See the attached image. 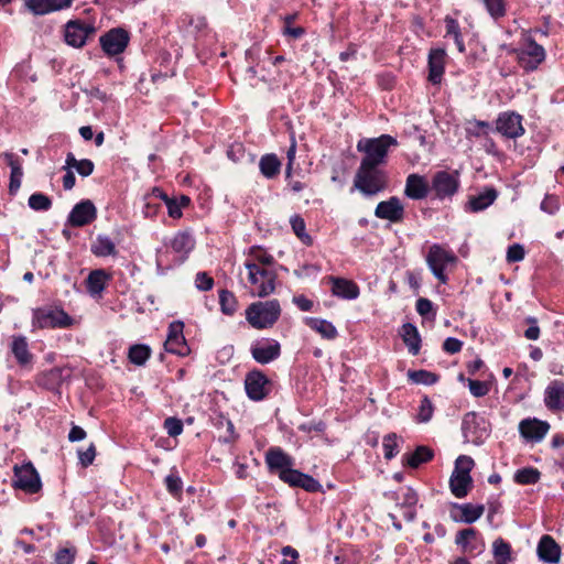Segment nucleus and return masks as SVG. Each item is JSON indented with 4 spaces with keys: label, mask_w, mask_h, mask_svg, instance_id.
<instances>
[{
    "label": "nucleus",
    "mask_w": 564,
    "mask_h": 564,
    "mask_svg": "<svg viewBox=\"0 0 564 564\" xmlns=\"http://www.w3.org/2000/svg\"><path fill=\"white\" fill-rule=\"evenodd\" d=\"M388 185L387 173L380 166L360 163L354 180V187L365 196H373Z\"/></svg>",
    "instance_id": "nucleus-1"
},
{
    "label": "nucleus",
    "mask_w": 564,
    "mask_h": 564,
    "mask_svg": "<svg viewBox=\"0 0 564 564\" xmlns=\"http://www.w3.org/2000/svg\"><path fill=\"white\" fill-rule=\"evenodd\" d=\"M397 145V139L390 134H381L378 138L361 139L357 143V150L365 153L360 163L380 166L386 163L389 149Z\"/></svg>",
    "instance_id": "nucleus-2"
},
{
    "label": "nucleus",
    "mask_w": 564,
    "mask_h": 564,
    "mask_svg": "<svg viewBox=\"0 0 564 564\" xmlns=\"http://www.w3.org/2000/svg\"><path fill=\"white\" fill-rule=\"evenodd\" d=\"M281 315V306L278 300L254 302L246 310V319L256 329L272 327Z\"/></svg>",
    "instance_id": "nucleus-3"
},
{
    "label": "nucleus",
    "mask_w": 564,
    "mask_h": 564,
    "mask_svg": "<svg viewBox=\"0 0 564 564\" xmlns=\"http://www.w3.org/2000/svg\"><path fill=\"white\" fill-rule=\"evenodd\" d=\"M458 259L455 253L441 245H432L426 256V263L433 275L442 283L446 284L448 276L446 270L455 267Z\"/></svg>",
    "instance_id": "nucleus-4"
},
{
    "label": "nucleus",
    "mask_w": 564,
    "mask_h": 564,
    "mask_svg": "<svg viewBox=\"0 0 564 564\" xmlns=\"http://www.w3.org/2000/svg\"><path fill=\"white\" fill-rule=\"evenodd\" d=\"M462 432L466 442L481 445L490 435V423L477 413L468 412L463 419Z\"/></svg>",
    "instance_id": "nucleus-5"
},
{
    "label": "nucleus",
    "mask_w": 564,
    "mask_h": 564,
    "mask_svg": "<svg viewBox=\"0 0 564 564\" xmlns=\"http://www.w3.org/2000/svg\"><path fill=\"white\" fill-rule=\"evenodd\" d=\"M129 42V32L122 28H113L99 37V44L104 53L117 62L122 61L121 54L128 47Z\"/></svg>",
    "instance_id": "nucleus-6"
},
{
    "label": "nucleus",
    "mask_w": 564,
    "mask_h": 564,
    "mask_svg": "<svg viewBox=\"0 0 564 564\" xmlns=\"http://www.w3.org/2000/svg\"><path fill=\"white\" fill-rule=\"evenodd\" d=\"M32 324L39 328H66L73 324V318L62 308H36Z\"/></svg>",
    "instance_id": "nucleus-7"
},
{
    "label": "nucleus",
    "mask_w": 564,
    "mask_h": 564,
    "mask_svg": "<svg viewBox=\"0 0 564 564\" xmlns=\"http://www.w3.org/2000/svg\"><path fill=\"white\" fill-rule=\"evenodd\" d=\"M248 281L252 286V294L259 297H265L275 290L276 273L274 270L257 269L249 264Z\"/></svg>",
    "instance_id": "nucleus-8"
},
{
    "label": "nucleus",
    "mask_w": 564,
    "mask_h": 564,
    "mask_svg": "<svg viewBox=\"0 0 564 564\" xmlns=\"http://www.w3.org/2000/svg\"><path fill=\"white\" fill-rule=\"evenodd\" d=\"M459 184L457 172L438 171L432 178L431 191L438 199L452 198L458 192Z\"/></svg>",
    "instance_id": "nucleus-9"
},
{
    "label": "nucleus",
    "mask_w": 564,
    "mask_h": 564,
    "mask_svg": "<svg viewBox=\"0 0 564 564\" xmlns=\"http://www.w3.org/2000/svg\"><path fill=\"white\" fill-rule=\"evenodd\" d=\"M13 485L29 494H35L41 489V479L32 463L14 466Z\"/></svg>",
    "instance_id": "nucleus-10"
},
{
    "label": "nucleus",
    "mask_w": 564,
    "mask_h": 564,
    "mask_svg": "<svg viewBox=\"0 0 564 564\" xmlns=\"http://www.w3.org/2000/svg\"><path fill=\"white\" fill-rule=\"evenodd\" d=\"M522 120V116L516 111L500 112L496 120V131L505 138L518 139L525 132Z\"/></svg>",
    "instance_id": "nucleus-11"
},
{
    "label": "nucleus",
    "mask_w": 564,
    "mask_h": 564,
    "mask_svg": "<svg viewBox=\"0 0 564 564\" xmlns=\"http://www.w3.org/2000/svg\"><path fill=\"white\" fill-rule=\"evenodd\" d=\"M245 389L250 400L261 401L270 393L271 382L262 371L253 370L246 376Z\"/></svg>",
    "instance_id": "nucleus-12"
},
{
    "label": "nucleus",
    "mask_w": 564,
    "mask_h": 564,
    "mask_svg": "<svg viewBox=\"0 0 564 564\" xmlns=\"http://www.w3.org/2000/svg\"><path fill=\"white\" fill-rule=\"evenodd\" d=\"M517 56L523 69L534 70L544 61L545 51L533 39H528L525 45L517 51Z\"/></svg>",
    "instance_id": "nucleus-13"
},
{
    "label": "nucleus",
    "mask_w": 564,
    "mask_h": 564,
    "mask_svg": "<svg viewBox=\"0 0 564 564\" xmlns=\"http://www.w3.org/2000/svg\"><path fill=\"white\" fill-rule=\"evenodd\" d=\"M250 352L258 364L267 365L280 357L281 345L273 338H262L251 345Z\"/></svg>",
    "instance_id": "nucleus-14"
},
{
    "label": "nucleus",
    "mask_w": 564,
    "mask_h": 564,
    "mask_svg": "<svg viewBox=\"0 0 564 564\" xmlns=\"http://www.w3.org/2000/svg\"><path fill=\"white\" fill-rule=\"evenodd\" d=\"M95 33V28L90 23L80 20H70L65 25V42L73 47H82L86 44L89 35Z\"/></svg>",
    "instance_id": "nucleus-15"
},
{
    "label": "nucleus",
    "mask_w": 564,
    "mask_h": 564,
    "mask_svg": "<svg viewBox=\"0 0 564 564\" xmlns=\"http://www.w3.org/2000/svg\"><path fill=\"white\" fill-rule=\"evenodd\" d=\"M184 324L181 321L172 322L169 326L164 348L167 352L185 357L189 354V347L183 334Z\"/></svg>",
    "instance_id": "nucleus-16"
},
{
    "label": "nucleus",
    "mask_w": 564,
    "mask_h": 564,
    "mask_svg": "<svg viewBox=\"0 0 564 564\" xmlns=\"http://www.w3.org/2000/svg\"><path fill=\"white\" fill-rule=\"evenodd\" d=\"M550 430V424L535 417H528L519 423V433L528 442H541Z\"/></svg>",
    "instance_id": "nucleus-17"
},
{
    "label": "nucleus",
    "mask_w": 564,
    "mask_h": 564,
    "mask_svg": "<svg viewBox=\"0 0 564 564\" xmlns=\"http://www.w3.org/2000/svg\"><path fill=\"white\" fill-rule=\"evenodd\" d=\"M97 217V209L91 200L86 199L77 203L70 210L67 221L73 227H83Z\"/></svg>",
    "instance_id": "nucleus-18"
},
{
    "label": "nucleus",
    "mask_w": 564,
    "mask_h": 564,
    "mask_svg": "<svg viewBox=\"0 0 564 564\" xmlns=\"http://www.w3.org/2000/svg\"><path fill=\"white\" fill-rule=\"evenodd\" d=\"M282 481L289 484L292 487H300L310 492L318 491L321 484L312 476L303 474L293 467H289L285 470H281L279 476Z\"/></svg>",
    "instance_id": "nucleus-19"
},
{
    "label": "nucleus",
    "mask_w": 564,
    "mask_h": 564,
    "mask_svg": "<svg viewBox=\"0 0 564 564\" xmlns=\"http://www.w3.org/2000/svg\"><path fill=\"white\" fill-rule=\"evenodd\" d=\"M375 216L391 223H400L404 217V206L400 198L392 196L377 205Z\"/></svg>",
    "instance_id": "nucleus-20"
},
{
    "label": "nucleus",
    "mask_w": 564,
    "mask_h": 564,
    "mask_svg": "<svg viewBox=\"0 0 564 564\" xmlns=\"http://www.w3.org/2000/svg\"><path fill=\"white\" fill-rule=\"evenodd\" d=\"M25 7L35 15L68 9L73 0H24Z\"/></svg>",
    "instance_id": "nucleus-21"
},
{
    "label": "nucleus",
    "mask_w": 564,
    "mask_h": 564,
    "mask_svg": "<svg viewBox=\"0 0 564 564\" xmlns=\"http://www.w3.org/2000/svg\"><path fill=\"white\" fill-rule=\"evenodd\" d=\"M253 264L257 269L273 270L274 258L262 247L252 246L246 252L243 267L249 269Z\"/></svg>",
    "instance_id": "nucleus-22"
},
{
    "label": "nucleus",
    "mask_w": 564,
    "mask_h": 564,
    "mask_svg": "<svg viewBox=\"0 0 564 564\" xmlns=\"http://www.w3.org/2000/svg\"><path fill=\"white\" fill-rule=\"evenodd\" d=\"M446 52L444 48H432L429 53V80L440 84L445 68Z\"/></svg>",
    "instance_id": "nucleus-23"
},
{
    "label": "nucleus",
    "mask_w": 564,
    "mask_h": 564,
    "mask_svg": "<svg viewBox=\"0 0 564 564\" xmlns=\"http://www.w3.org/2000/svg\"><path fill=\"white\" fill-rule=\"evenodd\" d=\"M195 247L194 237L187 231L177 232L171 240V248L177 253L176 262L183 263Z\"/></svg>",
    "instance_id": "nucleus-24"
},
{
    "label": "nucleus",
    "mask_w": 564,
    "mask_h": 564,
    "mask_svg": "<svg viewBox=\"0 0 564 564\" xmlns=\"http://www.w3.org/2000/svg\"><path fill=\"white\" fill-rule=\"evenodd\" d=\"M539 558L542 562L556 564L560 562L561 547L550 535H543L536 549Z\"/></svg>",
    "instance_id": "nucleus-25"
},
{
    "label": "nucleus",
    "mask_w": 564,
    "mask_h": 564,
    "mask_svg": "<svg viewBox=\"0 0 564 564\" xmlns=\"http://www.w3.org/2000/svg\"><path fill=\"white\" fill-rule=\"evenodd\" d=\"M544 402L547 409L552 411L564 410V382L560 380L552 381L544 393Z\"/></svg>",
    "instance_id": "nucleus-26"
},
{
    "label": "nucleus",
    "mask_w": 564,
    "mask_h": 564,
    "mask_svg": "<svg viewBox=\"0 0 564 564\" xmlns=\"http://www.w3.org/2000/svg\"><path fill=\"white\" fill-rule=\"evenodd\" d=\"M11 352L22 368H30L33 364V355L29 350V344L24 336H15L11 343Z\"/></svg>",
    "instance_id": "nucleus-27"
},
{
    "label": "nucleus",
    "mask_w": 564,
    "mask_h": 564,
    "mask_svg": "<svg viewBox=\"0 0 564 564\" xmlns=\"http://www.w3.org/2000/svg\"><path fill=\"white\" fill-rule=\"evenodd\" d=\"M109 280L110 274H108L104 269L93 270L86 279L87 292L93 297H101Z\"/></svg>",
    "instance_id": "nucleus-28"
},
{
    "label": "nucleus",
    "mask_w": 564,
    "mask_h": 564,
    "mask_svg": "<svg viewBox=\"0 0 564 564\" xmlns=\"http://www.w3.org/2000/svg\"><path fill=\"white\" fill-rule=\"evenodd\" d=\"M265 463L270 470L279 471L293 467L294 462L291 456L285 454L280 447H271L265 454Z\"/></svg>",
    "instance_id": "nucleus-29"
},
{
    "label": "nucleus",
    "mask_w": 564,
    "mask_h": 564,
    "mask_svg": "<svg viewBox=\"0 0 564 564\" xmlns=\"http://www.w3.org/2000/svg\"><path fill=\"white\" fill-rule=\"evenodd\" d=\"M404 194L411 199H423L429 194V184L419 174H410L406 177Z\"/></svg>",
    "instance_id": "nucleus-30"
},
{
    "label": "nucleus",
    "mask_w": 564,
    "mask_h": 564,
    "mask_svg": "<svg viewBox=\"0 0 564 564\" xmlns=\"http://www.w3.org/2000/svg\"><path fill=\"white\" fill-rule=\"evenodd\" d=\"M455 542L459 545L464 552L468 553H481L484 551V543L478 541L477 533L474 529H464L456 534Z\"/></svg>",
    "instance_id": "nucleus-31"
},
{
    "label": "nucleus",
    "mask_w": 564,
    "mask_h": 564,
    "mask_svg": "<svg viewBox=\"0 0 564 564\" xmlns=\"http://www.w3.org/2000/svg\"><path fill=\"white\" fill-rule=\"evenodd\" d=\"M332 292L335 296L345 299V300H355L359 296V288L358 285L351 281L344 278H332Z\"/></svg>",
    "instance_id": "nucleus-32"
},
{
    "label": "nucleus",
    "mask_w": 564,
    "mask_h": 564,
    "mask_svg": "<svg viewBox=\"0 0 564 564\" xmlns=\"http://www.w3.org/2000/svg\"><path fill=\"white\" fill-rule=\"evenodd\" d=\"M400 335L409 349V352L416 356L421 348V337L415 325L405 323L401 327Z\"/></svg>",
    "instance_id": "nucleus-33"
},
{
    "label": "nucleus",
    "mask_w": 564,
    "mask_h": 564,
    "mask_svg": "<svg viewBox=\"0 0 564 564\" xmlns=\"http://www.w3.org/2000/svg\"><path fill=\"white\" fill-rule=\"evenodd\" d=\"M90 251L98 258L116 256L117 249L112 239L106 235H98L91 242Z\"/></svg>",
    "instance_id": "nucleus-34"
},
{
    "label": "nucleus",
    "mask_w": 564,
    "mask_h": 564,
    "mask_svg": "<svg viewBox=\"0 0 564 564\" xmlns=\"http://www.w3.org/2000/svg\"><path fill=\"white\" fill-rule=\"evenodd\" d=\"M497 198V192L494 188H488L484 193L469 198L466 209L473 213H478L489 207Z\"/></svg>",
    "instance_id": "nucleus-35"
},
{
    "label": "nucleus",
    "mask_w": 564,
    "mask_h": 564,
    "mask_svg": "<svg viewBox=\"0 0 564 564\" xmlns=\"http://www.w3.org/2000/svg\"><path fill=\"white\" fill-rule=\"evenodd\" d=\"M281 165V161L273 153L262 155L259 161V170L268 180H272L280 174Z\"/></svg>",
    "instance_id": "nucleus-36"
},
{
    "label": "nucleus",
    "mask_w": 564,
    "mask_h": 564,
    "mask_svg": "<svg viewBox=\"0 0 564 564\" xmlns=\"http://www.w3.org/2000/svg\"><path fill=\"white\" fill-rule=\"evenodd\" d=\"M471 482L473 479L470 476L452 473L449 478L451 491L456 498H464L467 496L471 487Z\"/></svg>",
    "instance_id": "nucleus-37"
},
{
    "label": "nucleus",
    "mask_w": 564,
    "mask_h": 564,
    "mask_svg": "<svg viewBox=\"0 0 564 564\" xmlns=\"http://www.w3.org/2000/svg\"><path fill=\"white\" fill-rule=\"evenodd\" d=\"M306 325L312 329L321 334V336L325 339H335L338 335L336 327L333 323L317 317L306 318Z\"/></svg>",
    "instance_id": "nucleus-38"
},
{
    "label": "nucleus",
    "mask_w": 564,
    "mask_h": 564,
    "mask_svg": "<svg viewBox=\"0 0 564 564\" xmlns=\"http://www.w3.org/2000/svg\"><path fill=\"white\" fill-rule=\"evenodd\" d=\"M444 22H445V29H446L445 37L453 39L458 52L465 53V51H466L465 43L463 40L460 26H459V23L457 22V20L447 15L445 18Z\"/></svg>",
    "instance_id": "nucleus-39"
},
{
    "label": "nucleus",
    "mask_w": 564,
    "mask_h": 564,
    "mask_svg": "<svg viewBox=\"0 0 564 564\" xmlns=\"http://www.w3.org/2000/svg\"><path fill=\"white\" fill-rule=\"evenodd\" d=\"M433 458V451L426 446H419L412 453L403 456L404 463L412 467L417 468L421 464L426 463Z\"/></svg>",
    "instance_id": "nucleus-40"
},
{
    "label": "nucleus",
    "mask_w": 564,
    "mask_h": 564,
    "mask_svg": "<svg viewBox=\"0 0 564 564\" xmlns=\"http://www.w3.org/2000/svg\"><path fill=\"white\" fill-rule=\"evenodd\" d=\"M492 554L496 564H507L511 561V545L498 538L492 543Z\"/></svg>",
    "instance_id": "nucleus-41"
},
{
    "label": "nucleus",
    "mask_w": 564,
    "mask_h": 564,
    "mask_svg": "<svg viewBox=\"0 0 564 564\" xmlns=\"http://www.w3.org/2000/svg\"><path fill=\"white\" fill-rule=\"evenodd\" d=\"M459 510L462 514L457 519L458 521L474 523L482 516L485 508L480 505L465 503L459 506Z\"/></svg>",
    "instance_id": "nucleus-42"
},
{
    "label": "nucleus",
    "mask_w": 564,
    "mask_h": 564,
    "mask_svg": "<svg viewBox=\"0 0 564 564\" xmlns=\"http://www.w3.org/2000/svg\"><path fill=\"white\" fill-rule=\"evenodd\" d=\"M151 356V349L147 345L135 344L129 348V360L130 362L142 366Z\"/></svg>",
    "instance_id": "nucleus-43"
},
{
    "label": "nucleus",
    "mask_w": 564,
    "mask_h": 564,
    "mask_svg": "<svg viewBox=\"0 0 564 564\" xmlns=\"http://www.w3.org/2000/svg\"><path fill=\"white\" fill-rule=\"evenodd\" d=\"M541 473L534 467L518 469L514 474V481L519 485H534L540 480Z\"/></svg>",
    "instance_id": "nucleus-44"
},
{
    "label": "nucleus",
    "mask_w": 564,
    "mask_h": 564,
    "mask_svg": "<svg viewBox=\"0 0 564 564\" xmlns=\"http://www.w3.org/2000/svg\"><path fill=\"white\" fill-rule=\"evenodd\" d=\"M220 310L225 315H234L238 308V301L235 294L228 290L219 291Z\"/></svg>",
    "instance_id": "nucleus-45"
},
{
    "label": "nucleus",
    "mask_w": 564,
    "mask_h": 564,
    "mask_svg": "<svg viewBox=\"0 0 564 564\" xmlns=\"http://www.w3.org/2000/svg\"><path fill=\"white\" fill-rule=\"evenodd\" d=\"M191 203V199L186 195H181L177 198H169V200L165 202L167 214L172 218H181L183 213L182 209L184 207H187Z\"/></svg>",
    "instance_id": "nucleus-46"
},
{
    "label": "nucleus",
    "mask_w": 564,
    "mask_h": 564,
    "mask_svg": "<svg viewBox=\"0 0 564 564\" xmlns=\"http://www.w3.org/2000/svg\"><path fill=\"white\" fill-rule=\"evenodd\" d=\"M290 224L295 236L306 246H311L313 243L312 237L306 232V225L304 219L294 215L290 219Z\"/></svg>",
    "instance_id": "nucleus-47"
},
{
    "label": "nucleus",
    "mask_w": 564,
    "mask_h": 564,
    "mask_svg": "<svg viewBox=\"0 0 564 564\" xmlns=\"http://www.w3.org/2000/svg\"><path fill=\"white\" fill-rule=\"evenodd\" d=\"M409 379L416 384L432 386L437 382L438 376L427 370H412L408 372Z\"/></svg>",
    "instance_id": "nucleus-48"
},
{
    "label": "nucleus",
    "mask_w": 564,
    "mask_h": 564,
    "mask_svg": "<svg viewBox=\"0 0 564 564\" xmlns=\"http://www.w3.org/2000/svg\"><path fill=\"white\" fill-rule=\"evenodd\" d=\"M29 207L35 212H46L52 206L51 198L43 193H33L28 200Z\"/></svg>",
    "instance_id": "nucleus-49"
},
{
    "label": "nucleus",
    "mask_w": 564,
    "mask_h": 564,
    "mask_svg": "<svg viewBox=\"0 0 564 564\" xmlns=\"http://www.w3.org/2000/svg\"><path fill=\"white\" fill-rule=\"evenodd\" d=\"M383 455L386 459H392L399 453L398 436L395 433L387 434L382 441Z\"/></svg>",
    "instance_id": "nucleus-50"
},
{
    "label": "nucleus",
    "mask_w": 564,
    "mask_h": 564,
    "mask_svg": "<svg viewBox=\"0 0 564 564\" xmlns=\"http://www.w3.org/2000/svg\"><path fill=\"white\" fill-rule=\"evenodd\" d=\"M11 173H10V183H9V193L14 195L22 182L23 171L19 164H15L13 161L10 162Z\"/></svg>",
    "instance_id": "nucleus-51"
},
{
    "label": "nucleus",
    "mask_w": 564,
    "mask_h": 564,
    "mask_svg": "<svg viewBox=\"0 0 564 564\" xmlns=\"http://www.w3.org/2000/svg\"><path fill=\"white\" fill-rule=\"evenodd\" d=\"M491 18L498 20L506 15V0H482Z\"/></svg>",
    "instance_id": "nucleus-52"
},
{
    "label": "nucleus",
    "mask_w": 564,
    "mask_h": 564,
    "mask_svg": "<svg viewBox=\"0 0 564 564\" xmlns=\"http://www.w3.org/2000/svg\"><path fill=\"white\" fill-rule=\"evenodd\" d=\"M474 467V459L466 455H460L456 458L455 468L453 473L470 476V470Z\"/></svg>",
    "instance_id": "nucleus-53"
},
{
    "label": "nucleus",
    "mask_w": 564,
    "mask_h": 564,
    "mask_svg": "<svg viewBox=\"0 0 564 564\" xmlns=\"http://www.w3.org/2000/svg\"><path fill=\"white\" fill-rule=\"evenodd\" d=\"M433 404L430 399L423 398L419 406L417 421L422 423L429 422L433 416Z\"/></svg>",
    "instance_id": "nucleus-54"
},
{
    "label": "nucleus",
    "mask_w": 564,
    "mask_h": 564,
    "mask_svg": "<svg viewBox=\"0 0 564 564\" xmlns=\"http://www.w3.org/2000/svg\"><path fill=\"white\" fill-rule=\"evenodd\" d=\"M468 388L470 393L476 398L485 397L490 390L489 383L474 379H468Z\"/></svg>",
    "instance_id": "nucleus-55"
},
{
    "label": "nucleus",
    "mask_w": 564,
    "mask_h": 564,
    "mask_svg": "<svg viewBox=\"0 0 564 564\" xmlns=\"http://www.w3.org/2000/svg\"><path fill=\"white\" fill-rule=\"evenodd\" d=\"M416 312L423 317H435L434 305L432 301L425 297H420L416 301Z\"/></svg>",
    "instance_id": "nucleus-56"
},
{
    "label": "nucleus",
    "mask_w": 564,
    "mask_h": 564,
    "mask_svg": "<svg viewBox=\"0 0 564 564\" xmlns=\"http://www.w3.org/2000/svg\"><path fill=\"white\" fill-rule=\"evenodd\" d=\"M541 210L549 215H554L560 209V200L554 195H545L540 205Z\"/></svg>",
    "instance_id": "nucleus-57"
},
{
    "label": "nucleus",
    "mask_w": 564,
    "mask_h": 564,
    "mask_svg": "<svg viewBox=\"0 0 564 564\" xmlns=\"http://www.w3.org/2000/svg\"><path fill=\"white\" fill-rule=\"evenodd\" d=\"M76 555L75 547H63L56 552L55 563L56 564H73Z\"/></svg>",
    "instance_id": "nucleus-58"
},
{
    "label": "nucleus",
    "mask_w": 564,
    "mask_h": 564,
    "mask_svg": "<svg viewBox=\"0 0 564 564\" xmlns=\"http://www.w3.org/2000/svg\"><path fill=\"white\" fill-rule=\"evenodd\" d=\"M164 429L169 436L176 437L183 432V423L180 419L167 417L164 421Z\"/></svg>",
    "instance_id": "nucleus-59"
},
{
    "label": "nucleus",
    "mask_w": 564,
    "mask_h": 564,
    "mask_svg": "<svg viewBox=\"0 0 564 564\" xmlns=\"http://www.w3.org/2000/svg\"><path fill=\"white\" fill-rule=\"evenodd\" d=\"M182 485V479L176 474H170L165 477L166 489L173 496L181 494Z\"/></svg>",
    "instance_id": "nucleus-60"
},
{
    "label": "nucleus",
    "mask_w": 564,
    "mask_h": 564,
    "mask_svg": "<svg viewBox=\"0 0 564 564\" xmlns=\"http://www.w3.org/2000/svg\"><path fill=\"white\" fill-rule=\"evenodd\" d=\"M195 286L199 291H209L214 286V279L206 272H198L195 276Z\"/></svg>",
    "instance_id": "nucleus-61"
},
{
    "label": "nucleus",
    "mask_w": 564,
    "mask_h": 564,
    "mask_svg": "<svg viewBox=\"0 0 564 564\" xmlns=\"http://www.w3.org/2000/svg\"><path fill=\"white\" fill-rule=\"evenodd\" d=\"M96 456V448L94 444H90L86 449L78 451L79 463L83 467H87L93 464Z\"/></svg>",
    "instance_id": "nucleus-62"
},
{
    "label": "nucleus",
    "mask_w": 564,
    "mask_h": 564,
    "mask_svg": "<svg viewBox=\"0 0 564 564\" xmlns=\"http://www.w3.org/2000/svg\"><path fill=\"white\" fill-rule=\"evenodd\" d=\"M524 248L519 243H513L507 250V261L508 262H519L524 258Z\"/></svg>",
    "instance_id": "nucleus-63"
},
{
    "label": "nucleus",
    "mask_w": 564,
    "mask_h": 564,
    "mask_svg": "<svg viewBox=\"0 0 564 564\" xmlns=\"http://www.w3.org/2000/svg\"><path fill=\"white\" fill-rule=\"evenodd\" d=\"M281 554L285 558L282 560L280 564H297V558L300 554L294 547L290 545L283 546L281 550Z\"/></svg>",
    "instance_id": "nucleus-64"
}]
</instances>
